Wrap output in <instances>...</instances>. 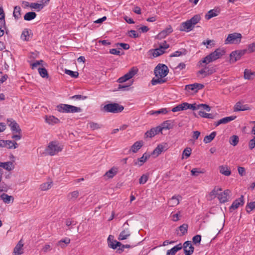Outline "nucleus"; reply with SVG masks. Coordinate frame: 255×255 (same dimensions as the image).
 Instances as JSON below:
<instances>
[{"mask_svg":"<svg viewBox=\"0 0 255 255\" xmlns=\"http://www.w3.org/2000/svg\"><path fill=\"white\" fill-rule=\"evenodd\" d=\"M169 72L168 67L164 64H158L154 68V73L157 78H153L151 82L152 85L161 84L167 82V78H164Z\"/></svg>","mask_w":255,"mask_h":255,"instance_id":"1","label":"nucleus"},{"mask_svg":"<svg viewBox=\"0 0 255 255\" xmlns=\"http://www.w3.org/2000/svg\"><path fill=\"white\" fill-rule=\"evenodd\" d=\"M225 52L226 51L223 48H217L214 52L211 53L201 60L199 62V65L203 67L204 66L202 65L203 63L206 65L213 62L223 56L225 54Z\"/></svg>","mask_w":255,"mask_h":255,"instance_id":"2","label":"nucleus"},{"mask_svg":"<svg viewBox=\"0 0 255 255\" xmlns=\"http://www.w3.org/2000/svg\"><path fill=\"white\" fill-rule=\"evenodd\" d=\"M63 146L59 145L56 141H52L49 142L45 149V153L47 155L53 156L62 151Z\"/></svg>","mask_w":255,"mask_h":255,"instance_id":"3","label":"nucleus"},{"mask_svg":"<svg viewBox=\"0 0 255 255\" xmlns=\"http://www.w3.org/2000/svg\"><path fill=\"white\" fill-rule=\"evenodd\" d=\"M56 109L60 113H75L82 111L80 108L65 104H60L57 105Z\"/></svg>","mask_w":255,"mask_h":255,"instance_id":"4","label":"nucleus"},{"mask_svg":"<svg viewBox=\"0 0 255 255\" xmlns=\"http://www.w3.org/2000/svg\"><path fill=\"white\" fill-rule=\"evenodd\" d=\"M124 107L118 103H109L104 106L103 110L108 113H119L122 112Z\"/></svg>","mask_w":255,"mask_h":255,"instance_id":"5","label":"nucleus"},{"mask_svg":"<svg viewBox=\"0 0 255 255\" xmlns=\"http://www.w3.org/2000/svg\"><path fill=\"white\" fill-rule=\"evenodd\" d=\"M242 36L240 33L234 32L229 34L225 40L226 44H239L241 41Z\"/></svg>","mask_w":255,"mask_h":255,"instance_id":"6","label":"nucleus"},{"mask_svg":"<svg viewBox=\"0 0 255 255\" xmlns=\"http://www.w3.org/2000/svg\"><path fill=\"white\" fill-rule=\"evenodd\" d=\"M246 52V50L233 51L230 54V62L234 63L239 60Z\"/></svg>","mask_w":255,"mask_h":255,"instance_id":"7","label":"nucleus"},{"mask_svg":"<svg viewBox=\"0 0 255 255\" xmlns=\"http://www.w3.org/2000/svg\"><path fill=\"white\" fill-rule=\"evenodd\" d=\"M204 87V85L202 84L195 83L192 84L187 85L185 86V90L192 92V93H196L200 90L202 89Z\"/></svg>","mask_w":255,"mask_h":255,"instance_id":"8","label":"nucleus"},{"mask_svg":"<svg viewBox=\"0 0 255 255\" xmlns=\"http://www.w3.org/2000/svg\"><path fill=\"white\" fill-rule=\"evenodd\" d=\"M7 123L8 126L10 128L11 131L13 132H21V130L19 125L12 119H8Z\"/></svg>","mask_w":255,"mask_h":255,"instance_id":"9","label":"nucleus"},{"mask_svg":"<svg viewBox=\"0 0 255 255\" xmlns=\"http://www.w3.org/2000/svg\"><path fill=\"white\" fill-rule=\"evenodd\" d=\"M244 204V196L242 195L239 198L236 199L232 203V205L229 208L230 212H233L238 208L240 206H243Z\"/></svg>","mask_w":255,"mask_h":255,"instance_id":"10","label":"nucleus"},{"mask_svg":"<svg viewBox=\"0 0 255 255\" xmlns=\"http://www.w3.org/2000/svg\"><path fill=\"white\" fill-rule=\"evenodd\" d=\"M182 246L185 255H191L193 253L194 248L190 241H186Z\"/></svg>","mask_w":255,"mask_h":255,"instance_id":"11","label":"nucleus"},{"mask_svg":"<svg viewBox=\"0 0 255 255\" xmlns=\"http://www.w3.org/2000/svg\"><path fill=\"white\" fill-rule=\"evenodd\" d=\"M1 146L6 147L9 149H15L18 147V144L15 141L9 140H2L0 141Z\"/></svg>","mask_w":255,"mask_h":255,"instance_id":"12","label":"nucleus"},{"mask_svg":"<svg viewBox=\"0 0 255 255\" xmlns=\"http://www.w3.org/2000/svg\"><path fill=\"white\" fill-rule=\"evenodd\" d=\"M194 26L192 25L189 20L181 23L179 30L181 31L189 32L193 30Z\"/></svg>","mask_w":255,"mask_h":255,"instance_id":"13","label":"nucleus"},{"mask_svg":"<svg viewBox=\"0 0 255 255\" xmlns=\"http://www.w3.org/2000/svg\"><path fill=\"white\" fill-rule=\"evenodd\" d=\"M173 32V29L170 25H169L167 27L161 31L157 35V38L161 39L166 37L168 35Z\"/></svg>","mask_w":255,"mask_h":255,"instance_id":"14","label":"nucleus"},{"mask_svg":"<svg viewBox=\"0 0 255 255\" xmlns=\"http://www.w3.org/2000/svg\"><path fill=\"white\" fill-rule=\"evenodd\" d=\"M167 149V143H164V144H160L153 150L151 153V155H155L156 156H158L163 151L166 150Z\"/></svg>","mask_w":255,"mask_h":255,"instance_id":"15","label":"nucleus"},{"mask_svg":"<svg viewBox=\"0 0 255 255\" xmlns=\"http://www.w3.org/2000/svg\"><path fill=\"white\" fill-rule=\"evenodd\" d=\"M215 72L213 68L205 66L203 69L198 72V74L203 75V77H205L209 75H211Z\"/></svg>","mask_w":255,"mask_h":255,"instance_id":"16","label":"nucleus"},{"mask_svg":"<svg viewBox=\"0 0 255 255\" xmlns=\"http://www.w3.org/2000/svg\"><path fill=\"white\" fill-rule=\"evenodd\" d=\"M220 13V9L219 7L210 10L205 15V18L209 20L213 17L217 16Z\"/></svg>","mask_w":255,"mask_h":255,"instance_id":"17","label":"nucleus"},{"mask_svg":"<svg viewBox=\"0 0 255 255\" xmlns=\"http://www.w3.org/2000/svg\"><path fill=\"white\" fill-rule=\"evenodd\" d=\"M231 191L229 190H226L223 192L218 194V198L220 203H224L228 201V196Z\"/></svg>","mask_w":255,"mask_h":255,"instance_id":"18","label":"nucleus"},{"mask_svg":"<svg viewBox=\"0 0 255 255\" xmlns=\"http://www.w3.org/2000/svg\"><path fill=\"white\" fill-rule=\"evenodd\" d=\"M23 244L22 240H20L13 249V254L14 255H20L22 254L23 253Z\"/></svg>","mask_w":255,"mask_h":255,"instance_id":"19","label":"nucleus"},{"mask_svg":"<svg viewBox=\"0 0 255 255\" xmlns=\"http://www.w3.org/2000/svg\"><path fill=\"white\" fill-rule=\"evenodd\" d=\"M118 172V168L113 167L109 170L107 171L104 176L108 179L113 178Z\"/></svg>","mask_w":255,"mask_h":255,"instance_id":"20","label":"nucleus"},{"mask_svg":"<svg viewBox=\"0 0 255 255\" xmlns=\"http://www.w3.org/2000/svg\"><path fill=\"white\" fill-rule=\"evenodd\" d=\"M148 53L154 58L163 54L164 53V51L162 49L161 46H159L158 48L149 50Z\"/></svg>","mask_w":255,"mask_h":255,"instance_id":"21","label":"nucleus"},{"mask_svg":"<svg viewBox=\"0 0 255 255\" xmlns=\"http://www.w3.org/2000/svg\"><path fill=\"white\" fill-rule=\"evenodd\" d=\"M150 157V155L144 153L143 155L134 161V165H138L139 166L142 165Z\"/></svg>","mask_w":255,"mask_h":255,"instance_id":"22","label":"nucleus"},{"mask_svg":"<svg viewBox=\"0 0 255 255\" xmlns=\"http://www.w3.org/2000/svg\"><path fill=\"white\" fill-rule=\"evenodd\" d=\"M137 68L136 67H133L127 74L124 75L123 77L126 81H128L132 78L137 73Z\"/></svg>","mask_w":255,"mask_h":255,"instance_id":"23","label":"nucleus"},{"mask_svg":"<svg viewBox=\"0 0 255 255\" xmlns=\"http://www.w3.org/2000/svg\"><path fill=\"white\" fill-rule=\"evenodd\" d=\"M250 109L249 107L247 105H243L241 102H237L234 107V111H245Z\"/></svg>","mask_w":255,"mask_h":255,"instance_id":"24","label":"nucleus"},{"mask_svg":"<svg viewBox=\"0 0 255 255\" xmlns=\"http://www.w3.org/2000/svg\"><path fill=\"white\" fill-rule=\"evenodd\" d=\"M181 198L180 195L173 196L168 201V205L171 207H174L179 204V199Z\"/></svg>","mask_w":255,"mask_h":255,"instance_id":"25","label":"nucleus"},{"mask_svg":"<svg viewBox=\"0 0 255 255\" xmlns=\"http://www.w3.org/2000/svg\"><path fill=\"white\" fill-rule=\"evenodd\" d=\"M130 235V233L129 229L128 228L125 229L120 234L118 240L120 241L126 240L128 239Z\"/></svg>","mask_w":255,"mask_h":255,"instance_id":"26","label":"nucleus"},{"mask_svg":"<svg viewBox=\"0 0 255 255\" xmlns=\"http://www.w3.org/2000/svg\"><path fill=\"white\" fill-rule=\"evenodd\" d=\"M142 140L137 141L131 146L130 150L133 153H136L143 146Z\"/></svg>","mask_w":255,"mask_h":255,"instance_id":"27","label":"nucleus"},{"mask_svg":"<svg viewBox=\"0 0 255 255\" xmlns=\"http://www.w3.org/2000/svg\"><path fill=\"white\" fill-rule=\"evenodd\" d=\"M0 167H3L8 171H11L14 168L13 163L11 161L0 162Z\"/></svg>","mask_w":255,"mask_h":255,"instance_id":"28","label":"nucleus"},{"mask_svg":"<svg viewBox=\"0 0 255 255\" xmlns=\"http://www.w3.org/2000/svg\"><path fill=\"white\" fill-rule=\"evenodd\" d=\"M182 248V244L181 243L174 246L171 249L167 251L166 255H175V254Z\"/></svg>","mask_w":255,"mask_h":255,"instance_id":"29","label":"nucleus"},{"mask_svg":"<svg viewBox=\"0 0 255 255\" xmlns=\"http://www.w3.org/2000/svg\"><path fill=\"white\" fill-rule=\"evenodd\" d=\"M220 172L225 175V176H229L231 174V170L229 168H228L227 166L222 165L219 167Z\"/></svg>","mask_w":255,"mask_h":255,"instance_id":"30","label":"nucleus"},{"mask_svg":"<svg viewBox=\"0 0 255 255\" xmlns=\"http://www.w3.org/2000/svg\"><path fill=\"white\" fill-rule=\"evenodd\" d=\"M217 133L216 131H213L209 135L205 136L203 141L205 143L211 142L215 137Z\"/></svg>","mask_w":255,"mask_h":255,"instance_id":"31","label":"nucleus"},{"mask_svg":"<svg viewBox=\"0 0 255 255\" xmlns=\"http://www.w3.org/2000/svg\"><path fill=\"white\" fill-rule=\"evenodd\" d=\"M174 121L173 120H167L162 124V128L163 129H169L173 128Z\"/></svg>","mask_w":255,"mask_h":255,"instance_id":"32","label":"nucleus"},{"mask_svg":"<svg viewBox=\"0 0 255 255\" xmlns=\"http://www.w3.org/2000/svg\"><path fill=\"white\" fill-rule=\"evenodd\" d=\"M244 78L246 79L251 80L255 76V72H252L250 70L246 69L244 71Z\"/></svg>","mask_w":255,"mask_h":255,"instance_id":"33","label":"nucleus"},{"mask_svg":"<svg viewBox=\"0 0 255 255\" xmlns=\"http://www.w3.org/2000/svg\"><path fill=\"white\" fill-rule=\"evenodd\" d=\"M36 16V14L35 12H28L24 15V19L26 21H30L34 19Z\"/></svg>","mask_w":255,"mask_h":255,"instance_id":"34","label":"nucleus"},{"mask_svg":"<svg viewBox=\"0 0 255 255\" xmlns=\"http://www.w3.org/2000/svg\"><path fill=\"white\" fill-rule=\"evenodd\" d=\"M46 122L49 124L53 125L59 123V120L53 116H50L49 117H46Z\"/></svg>","mask_w":255,"mask_h":255,"instance_id":"35","label":"nucleus"},{"mask_svg":"<svg viewBox=\"0 0 255 255\" xmlns=\"http://www.w3.org/2000/svg\"><path fill=\"white\" fill-rule=\"evenodd\" d=\"M205 170L204 169H201L200 168H193L191 171V174L193 176H198L200 173H204Z\"/></svg>","mask_w":255,"mask_h":255,"instance_id":"36","label":"nucleus"},{"mask_svg":"<svg viewBox=\"0 0 255 255\" xmlns=\"http://www.w3.org/2000/svg\"><path fill=\"white\" fill-rule=\"evenodd\" d=\"M188 225L187 224H183L178 227L179 231L181 232L180 236H183L187 233Z\"/></svg>","mask_w":255,"mask_h":255,"instance_id":"37","label":"nucleus"},{"mask_svg":"<svg viewBox=\"0 0 255 255\" xmlns=\"http://www.w3.org/2000/svg\"><path fill=\"white\" fill-rule=\"evenodd\" d=\"M192 25L194 27L201 20V16L199 14L195 15L191 19H189Z\"/></svg>","mask_w":255,"mask_h":255,"instance_id":"38","label":"nucleus"},{"mask_svg":"<svg viewBox=\"0 0 255 255\" xmlns=\"http://www.w3.org/2000/svg\"><path fill=\"white\" fill-rule=\"evenodd\" d=\"M0 198L5 203L8 204L10 203V200H13V198L11 196H9L5 193H3L1 195Z\"/></svg>","mask_w":255,"mask_h":255,"instance_id":"39","label":"nucleus"},{"mask_svg":"<svg viewBox=\"0 0 255 255\" xmlns=\"http://www.w3.org/2000/svg\"><path fill=\"white\" fill-rule=\"evenodd\" d=\"M21 38L23 40L28 41L30 40V34L27 29H25L22 32Z\"/></svg>","mask_w":255,"mask_h":255,"instance_id":"40","label":"nucleus"},{"mask_svg":"<svg viewBox=\"0 0 255 255\" xmlns=\"http://www.w3.org/2000/svg\"><path fill=\"white\" fill-rule=\"evenodd\" d=\"M21 8L19 6H15L14 8L13 15L16 19H18L20 16Z\"/></svg>","mask_w":255,"mask_h":255,"instance_id":"41","label":"nucleus"},{"mask_svg":"<svg viewBox=\"0 0 255 255\" xmlns=\"http://www.w3.org/2000/svg\"><path fill=\"white\" fill-rule=\"evenodd\" d=\"M229 142L233 146L237 145L239 142V137L235 135L231 136L230 137Z\"/></svg>","mask_w":255,"mask_h":255,"instance_id":"42","label":"nucleus"},{"mask_svg":"<svg viewBox=\"0 0 255 255\" xmlns=\"http://www.w3.org/2000/svg\"><path fill=\"white\" fill-rule=\"evenodd\" d=\"M236 116L227 117L220 119L221 124H226L236 119Z\"/></svg>","mask_w":255,"mask_h":255,"instance_id":"43","label":"nucleus"},{"mask_svg":"<svg viewBox=\"0 0 255 255\" xmlns=\"http://www.w3.org/2000/svg\"><path fill=\"white\" fill-rule=\"evenodd\" d=\"M255 208V202L248 203L246 207V210L247 213H250Z\"/></svg>","mask_w":255,"mask_h":255,"instance_id":"44","label":"nucleus"},{"mask_svg":"<svg viewBox=\"0 0 255 255\" xmlns=\"http://www.w3.org/2000/svg\"><path fill=\"white\" fill-rule=\"evenodd\" d=\"M198 115L202 118H205L207 119H213L214 117V116L212 114H208L202 111H200L198 113Z\"/></svg>","mask_w":255,"mask_h":255,"instance_id":"45","label":"nucleus"},{"mask_svg":"<svg viewBox=\"0 0 255 255\" xmlns=\"http://www.w3.org/2000/svg\"><path fill=\"white\" fill-rule=\"evenodd\" d=\"M31 8L32 9H34L37 11H39L41 9H42V5L40 4L39 3L31 2Z\"/></svg>","mask_w":255,"mask_h":255,"instance_id":"46","label":"nucleus"},{"mask_svg":"<svg viewBox=\"0 0 255 255\" xmlns=\"http://www.w3.org/2000/svg\"><path fill=\"white\" fill-rule=\"evenodd\" d=\"M38 72L40 76L43 77H48V72L45 68H40L39 67L38 69Z\"/></svg>","mask_w":255,"mask_h":255,"instance_id":"47","label":"nucleus"},{"mask_svg":"<svg viewBox=\"0 0 255 255\" xmlns=\"http://www.w3.org/2000/svg\"><path fill=\"white\" fill-rule=\"evenodd\" d=\"M156 135V131L154 129L152 128H151L149 130L147 131L145 133V137H152Z\"/></svg>","mask_w":255,"mask_h":255,"instance_id":"48","label":"nucleus"},{"mask_svg":"<svg viewBox=\"0 0 255 255\" xmlns=\"http://www.w3.org/2000/svg\"><path fill=\"white\" fill-rule=\"evenodd\" d=\"M89 125V127L92 129V130H95L97 129L101 128L102 127L101 125H100L98 123H95L94 122H90L88 124Z\"/></svg>","mask_w":255,"mask_h":255,"instance_id":"49","label":"nucleus"},{"mask_svg":"<svg viewBox=\"0 0 255 255\" xmlns=\"http://www.w3.org/2000/svg\"><path fill=\"white\" fill-rule=\"evenodd\" d=\"M65 73L66 74L70 75L72 78H77L78 77V76H79V73H78V72L72 71L70 70L66 69L65 71Z\"/></svg>","mask_w":255,"mask_h":255,"instance_id":"50","label":"nucleus"},{"mask_svg":"<svg viewBox=\"0 0 255 255\" xmlns=\"http://www.w3.org/2000/svg\"><path fill=\"white\" fill-rule=\"evenodd\" d=\"M51 182H46L40 185V189L42 191H46L49 189L51 187Z\"/></svg>","mask_w":255,"mask_h":255,"instance_id":"51","label":"nucleus"},{"mask_svg":"<svg viewBox=\"0 0 255 255\" xmlns=\"http://www.w3.org/2000/svg\"><path fill=\"white\" fill-rule=\"evenodd\" d=\"M79 195V193L77 190L73 191L72 192H70L68 194V197L70 200L75 199L78 197Z\"/></svg>","mask_w":255,"mask_h":255,"instance_id":"52","label":"nucleus"},{"mask_svg":"<svg viewBox=\"0 0 255 255\" xmlns=\"http://www.w3.org/2000/svg\"><path fill=\"white\" fill-rule=\"evenodd\" d=\"M202 43L206 45L207 48H209L215 45L214 41L213 40H207L206 41H204Z\"/></svg>","mask_w":255,"mask_h":255,"instance_id":"53","label":"nucleus"},{"mask_svg":"<svg viewBox=\"0 0 255 255\" xmlns=\"http://www.w3.org/2000/svg\"><path fill=\"white\" fill-rule=\"evenodd\" d=\"M191 152H192V149L190 147H186L183 150V152L182 153L183 157L184 156H185L186 158H188L191 155Z\"/></svg>","mask_w":255,"mask_h":255,"instance_id":"54","label":"nucleus"},{"mask_svg":"<svg viewBox=\"0 0 255 255\" xmlns=\"http://www.w3.org/2000/svg\"><path fill=\"white\" fill-rule=\"evenodd\" d=\"M87 98V96H82L81 95H76L73 96H71L69 98L70 99L75 100H85Z\"/></svg>","mask_w":255,"mask_h":255,"instance_id":"55","label":"nucleus"},{"mask_svg":"<svg viewBox=\"0 0 255 255\" xmlns=\"http://www.w3.org/2000/svg\"><path fill=\"white\" fill-rule=\"evenodd\" d=\"M148 176L146 174H143L139 179V183L140 184H145L148 180Z\"/></svg>","mask_w":255,"mask_h":255,"instance_id":"56","label":"nucleus"},{"mask_svg":"<svg viewBox=\"0 0 255 255\" xmlns=\"http://www.w3.org/2000/svg\"><path fill=\"white\" fill-rule=\"evenodd\" d=\"M168 111H167V109H166V108L161 109L159 110L152 112V113L151 114V115H158V114H166V113H168Z\"/></svg>","mask_w":255,"mask_h":255,"instance_id":"57","label":"nucleus"},{"mask_svg":"<svg viewBox=\"0 0 255 255\" xmlns=\"http://www.w3.org/2000/svg\"><path fill=\"white\" fill-rule=\"evenodd\" d=\"M180 212H178V213L172 214L171 215V217L172 218V220L174 222H177L180 220Z\"/></svg>","mask_w":255,"mask_h":255,"instance_id":"58","label":"nucleus"},{"mask_svg":"<svg viewBox=\"0 0 255 255\" xmlns=\"http://www.w3.org/2000/svg\"><path fill=\"white\" fill-rule=\"evenodd\" d=\"M199 109H201L203 110H205L207 112H209L211 110V107L207 105L204 104H199Z\"/></svg>","mask_w":255,"mask_h":255,"instance_id":"59","label":"nucleus"},{"mask_svg":"<svg viewBox=\"0 0 255 255\" xmlns=\"http://www.w3.org/2000/svg\"><path fill=\"white\" fill-rule=\"evenodd\" d=\"M192 240L193 242L195 245L197 244H199L201 241V235H197L193 237Z\"/></svg>","mask_w":255,"mask_h":255,"instance_id":"60","label":"nucleus"},{"mask_svg":"<svg viewBox=\"0 0 255 255\" xmlns=\"http://www.w3.org/2000/svg\"><path fill=\"white\" fill-rule=\"evenodd\" d=\"M129 36L134 38L139 37V34L135 30H131L129 31Z\"/></svg>","mask_w":255,"mask_h":255,"instance_id":"61","label":"nucleus"},{"mask_svg":"<svg viewBox=\"0 0 255 255\" xmlns=\"http://www.w3.org/2000/svg\"><path fill=\"white\" fill-rule=\"evenodd\" d=\"M130 85H119L118 89L122 91H128Z\"/></svg>","mask_w":255,"mask_h":255,"instance_id":"62","label":"nucleus"},{"mask_svg":"<svg viewBox=\"0 0 255 255\" xmlns=\"http://www.w3.org/2000/svg\"><path fill=\"white\" fill-rule=\"evenodd\" d=\"M249 146L250 149H253L255 147V136L250 140Z\"/></svg>","mask_w":255,"mask_h":255,"instance_id":"63","label":"nucleus"},{"mask_svg":"<svg viewBox=\"0 0 255 255\" xmlns=\"http://www.w3.org/2000/svg\"><path fill=\"white\" fill-rule=\"evenodd\" d=\"M248 50L250 53L255 51V42L249 45Z\"/></svg>","mask_w":255,"mask_h":255,"instance_id":"64","label":"nucleus"}]
</instances>
